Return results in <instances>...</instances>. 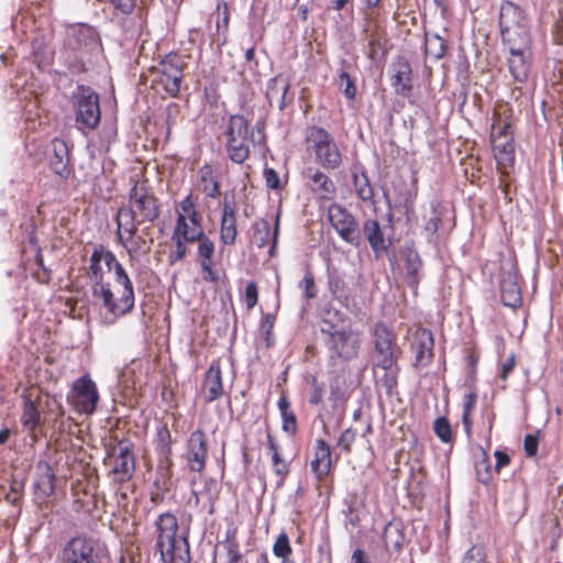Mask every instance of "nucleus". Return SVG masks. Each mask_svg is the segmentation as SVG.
Segmentation results:
<instances>
[{
    "mask_svg": "<svg viewBox=\"0 0 563 563\" xmlns=\"http://www.w3.org/2000/svg\"><path fill=\"white\" fill-rule=\"evenodd\" d=\"M373 340V372L376 384L391 393L398 384L400 368L398 360L401 355L397 334L385 322L378 321L372 330Z\"/></svg>",
    "mask_w": 563,
    "mask_h": 563,
    "instance_id": "1",
    "label": "nucleus"
},
{
    "mask_svg": "<svg viewBox=\"0 0 563 563\" xmlns=\"http://www.w3.org/2000/svg\"><path fill=\"white\" fill-rule=\"evenodd\" d=\"M198 198L189 192L175 203V225L172 232L174 249L168 254L170 264L184 260L188 254V244H195L205 233L203 218L197 206Z\"/></svg>",
    "mask_w": 563,
    "mask_h": 563,
    "instance_id": "2",
    "label": "nucleus"
},
{
    "mask_svg": "<svg viewBox=\"0 0 563 563\" xmlns=\"http://www.w3.org/2000/svg\"><path fill=\"white\" fill-rule=\"evenodd\" d=\"M155 550L164 563H190L188 532L179 533L178 518L170 511L159 514L153 522Z\"/></svg>",
    "mask_w": 563,
    "mask_h": 563,
    "instance_id": "3",
    "label": "nucleus"
},
{
    "mask_svg": "<svg viewBox=\"0 0 563 563\" xmlns=\"http://www.w3.org/2000/svg\"><path fill=\"white\" fill-rule=\"evenodd\" d=\"M115 285L110 283L92 289L95 299L101 302L108 313L120 318L129 313L135 301L133 283L123 266H118Z\"/></svg>",
    "mask_w": 563,
    "mask_h": 563,
    "instance_id": "4",
    "label": "nucleus"
},
{
    "mask_svg": "<svg viewBox=\"0 0 563 563\" xmlns=\"http://www.w3.org/2000/svg\"><path fill=\"white\" fill-rule=\"evenodd\" d=\"M503 43L515 49H531V33L526 11L512 1H504L499 11Z\"/></svg>",
    "mask_w": 563,
    "mask_h": 563,
    "instance_id": "5",
    "label": "nucleus"
},
{
    "mask_svg": "<svg viewBox=\"0 0 563 563\" xmlns=\"http://www.w3.org/2000/svg\"><path fill=\"white\" fill-rule=\"evenodd\" d=\"M161 214L157 197L148 186L147 180L135 179L129 192L126 206L119 208L118 218L139 223H153Z\"/></svg>",
    "mask_w": 563,
    "mask_h": 563,
    "instance_id": "6",
    "label": "nucleus"
},
{
    "mask_svg": "<svg viewBox=\"0 0 563 563\" xmlns=\"http://www.w3.org/2000/svg\"><path fill=\"white\" fill-rule=\"evenodd\" d=\"M321 333L331 358L351 361L357 357L361 349V333L350 325H341L328 319L322 320Z\"/></svg>",
    "mask_w": 563,
    "mask_h": 563,
    "instance_id": "7",
    "label": "nucleus"
},
{
    "mask_svg": "<svg viewBox=\"0 0 563 563\" xmlns=\"http://www.w3.org/2000/svg\"><path fill=\"white\" fill-rule=\"evenodd\" d=\"M306 151L323 169L335 170L343 164V154L333 136L322 126L311 125L305 134Z\"/></svg>",
    "mask_w": 563,
    "mask_h": 563,
    "instance_id": "8",
    "label": "nucleus"
},
{
    "mask_svg": "<svg viewBox=\"0 0 563 563\" xmlns=\"http://www.w3.org/2000/svg\"><path fill=\"white\" fill-rule=\"evenodd\" d=\"M225 152L235 164H243L251 154V145L254 143V131L250 121L242 114H231L225 129Z\"/></svg>",
    "mask_w": 563,
    "mask_h": 563,
    "instance_id": "9",
    "label": "nucleus"
},
{
    "mask_svg": "<svg viewBox=\"0 0 563 563\" xmlns=\"http://www.w3.org/2000/svg\"><path fill=\"white\" fill-rule=\"evenodd\" d=\"M107 548L98 539L88 534L71 537L60 550V563H102Z\"/></svg>",
    "mask_w": 563,
    "mask_h": 563,
    "instance_id": "10",
    "label": "nucleus"
},
{
    "mask_svg": "<svg viewBox=\"0 0 563 563\" xmlns=\"http://www.w3.org/2000/svg\"><path fill=\"white\" fill-rule=\"evenodd\" d=\"M106 464L109 467L108 475L114 484L130 482L136 468L133 444L129 441L118 442L108 451Z\"/></svg>",
    "mask_w": 563,
    "mask_h": 563,
    "instance_id": "11",
    "label": "nucleus"
},
{
    "mask_svg": "<svg viewBox=\"0 0 563 563\" xmlns=\"http://www.w3.org/2000/svg\"><path fill=\"white\" fill-rule=\"evenodd\" d=\"M73 107L78 129L96 130L101 120L99 95L90 87L79 86L73 96Z\"/></svg>",
    "mask_w": 563,
    "mask_h": 563,
    "instance_id": "12",
    "label": "nucleus"
},
{
    "mask_svg": "<svg viewBox=\"0 0 563 563\" xmlns=\"http://www.w3.org/2000/svg\"><path fill=\"white\" fill-rule=\"evenodd\" d=\"M115 222L119 243L125 249L130 258L150 252L154 240L152 238L147 240L146 236L151 233V227L140 230L139 227L142 223L118 217Z\"/></svg>",
    "mask_w": 563,
    "mask_h": 563,
    "instance_id": "13",
    "label": "nucleus"
},
{
    "mask_svg": "<svg viewBox=\"0 0 563 563\" xmlns=\"http://www.w3.org/2000/svg\"><path fill=\"white\" fill-rule=\"evenodd\" d=\"M100 400L97 384L89 374L77 378L67 395V401L80 415H92Z\"/></svg>",
    "mask_w": 563,
    "mask_h": 563,
    "instance_id": "14",
    "label": "nucleus"
},
{
    "mask_svg": "<svg viewBox=\"0 0 563 563\" xmlns=\"http://www.w3.org/2000/svg\"><path fill=\"white\" fill-rule=\"evenodd\" d=\"M328 219L339 236L346 243L358 246L361 231L355 217L341 205L332 203L328 208Z\"/></svg>",
    "mask_w": 563,
    "mask_h": 563,
    "instance_id": "15",
    "label": "nucleus"
},
{
    "mask_svg": "<svg viewBox=\"0 0 563 563\" xmlns=\"http://www.w3.org/2000/svg\"><path fill=\"white\" fill-rule=\"evenodd\" d=\"M183 457L189 472L201 474L206 470L209 445L205 430L197 429L190 433Z\"/></svg>",
    "mask_w": 563,
    "mask_h": 563,
    "instance_id": "16",
    "label": "nucleus"
},
{
    "mask_svg": "<svg viewBox=\"0 0 563 563\" xmlns=\"http://www.w3.org/2000/svg\"><path fill=\"white\" fill-rule=\"evenodd\" d=\"M118 266H122V264L111 251L107 250L103 245L96 246L90 256V264L87 271V276L91 283V290L99 285L108 284L104 282V267L107 272L113 271L115 279Z\"/></svg>",
    "mask_w": 563,
    "mask_h": 563,
    "instance_id": "17",
    "label": "nucleus"
},
{
    "mask_svg": "<svg viewBox=\"0 0 563 563\" xmlns=\"http://www.w3.org/2000/svg\"><path fill=\"white\" fill-rule=\"evenodd\" d=\"M184 77V63L178 54H168L159 64V84L170 97H177Z\"/></svg>",
    "mask_w": 563,
    "mask_h": 563,
    "instance_id": "18",
    "label": "nucleus"
},
{
    "mask_svg": "<svg viewBox=\"0 0 563 563\" xmlns=\"http://www.w3.org/2000/svg\"><path fill=\"white\" fill-rule=\"evenodd\" d=\"M305 186L318 200L331 201L336 196L334 181L321 169L307 167L302 172Z\"/></svg>",
    "mask_w": 563,
    "mask_h": 563,
    "instance_id": "19",
    "label": "nucleus"
},
{
    "mask_svg": "<svg viewBox=\"0 0 563 563\" xmlns=\"http://www.w3.org/2000/svg\"><path fill=\"white\" fill-rule=\"evenodd\" d=\"M514 111L508 102L497 101L495 103L489 140L515 139L514 136Z\"/></svg>",
    "mask_w": 563,
    "mask_h": 563,
    "instance_id": "20",
    "label": "nucleus"
},
{
    "mask_svg": "<svg viewBox=\"0 0 563 563\" xmlns=\"http://www.w3.org/2000/svg\"><path fill=\"white\" fill-rule=\"evenodd\" d=\"M390 85L397 96L409 98L412 95V69L405 56H397L393 62Z\"/></svg>",
    "mask_w": 563,
    "mask_h": 563,
    "instance_id": "21",
    "label": "nucleus"
},
{
    "mask_svg": "<svg viewBox=\"0 0 563 563\" xmlns=\"http://www.w3.org/2000/svg\"><path fill=\"white\" fill-rule=\"evenodd\" d=\"M48 166L63 180L73 175L74 168L70 164L68 146L64 140L58 137L52 140Z\"/></svg>",
    "mask_w": 563,
    "mask_h": 563,
    "instance_id": "22",
    "label": "nucleus"
},
{
    "mask_svg": "<svg viewBox=\"0 0 563 563\" xmlns=\"http://www.w3.org/2000/svg\"><path fill=\"white\" fill-rule=\"evenodd\" d=\"M310 468L317 482H323L333 470L332 450L323 439H317L313 445V455Z\"/></svg>",
    "mask_w": 563,
    "mask_h": 563,
    "instance_id": "23",
    "label": "nucleus"
},
{
    "mask_svg": "<svg viewBox=\"0 0 563 563\" xmlns=\"http://www.w3.org/2000/svg\"><path fill=\"white\" fill-rule=\"evenodd\" d=\"M197 243V261L201 267L202 279L209 283H218L219 275L213 269L214 242L203 233Z\"/></svg>",
    "mask_w": 563,
    "mask_h": 563,
    "instance_id": "24",
    "label": "nucleus"
},
{
    "mask_svg": "<svg viewBox=\"0 0 563 563\" xmlns=\"http://www.w3.org/2000/svg\"><path fill=\"white\" fill-rule=\"evenodd\" d=\"M224 387L222 382V371L220 361L216 360L211 363L205 373L201 385V396L205 402L210 404L222 397Z\"/></svg>",
    "mask_w": 563,
    "mask_h": 563,
    "instance_id": "25",
    "label": "nucleus"
},
{
    "mask_svg": "<svg viewBox=\"0 0 563 563\" xmlns=\"http://www.w3.org/2000/svg\"><path fill=\"white\" fill-rule=\"evenodd\" d=\"M434 338L430 330L419 328L413 333L411 350L415 354V366H427L433 360Z\"/></svg>",
    "mask_w": 563,
    "mask_h": 563,
    "instance_id": "26",
    "label": "nucleus"
},
{
    "mask_svg": "<svg viewBox=\"0 0 563 563\" xmlns=\"http://www.w3.org/2000/svg\"><path fill=\"white\" fill-rule=\"evenodd\" d=\"M197 187L206 198L218 199L221 196L219 170L209 163L203 164L197 172Z\"/></svg>",
    "mask_w": 563,
    "mask_h": 563,
    "instance_id": "27",
    "label": "nucleus"
},
{
    "mask_svg": "<svg viewBox=\"0 0 563 563\" xmlns=\"http://www.w3.org/2000/svg\"><path fill=\"white\" fill-rule=\"evenodd\" d=\"M238 219L234 201H223L220 219V242L223 245H233L238 238Z\"/></svg>",
    "mask_w": 563,
    "mask_h": 563,
    "instance_id": "28",
    "label": "nucleus"
},
{
    "mask_svg": "<svg viewBox=\"0 0 563 563\" xmlns=\"http://www.w3.org/2000/svg\"><path fill=\"white\" fill-rule=\"evenodd\" d=\"M289 89V79L278 74L267 82L266 99L271 106L276 102L278 109L284 110L292 101V96H288Z\"/></svg>",
    "mask_w": 563,
    "mask_h": 563,
    "instance_id": "29",
    "label": "nucleus"
},
{
    "mask_svg": "<svg viewBox=\"0 0 563 563\" xmlns=\"http://www.w3.org/2000/svg\"><path fill=\"white\" fill-rule=\"evenodd\" d=\"M497 168L506 174L512 167L516 159L515 139L489 140Z\"/></svg>",
    "mask_w": 563,
    "mask_h": 563,
    "instance_id": "30",
    "label": "nucleus"
},
{
    "mask_svg": "<svg viewBox=\"0 0 563 563\" xmlns=\"http://www.w3.org/2000/svg\"><path fill=\"white\" fill-rule=\"evenodd\" d=\"M266 445L271 453L272 470L277 477L276 487L280 488L290 473V462L283 457L280 448L271 433H267Z\"/></svg>",
    "mask_w": 563,
    "mask_h": 563,
    "instance_id": "31",
    "label": "nucleus"
},
{
    "mask_svg": "<svg viewBox=\"0 0 563 563\" xmlns=\"http://www.w3.org/2000/svg\"><path fill=\"white\" fill-rule=\"evenodd\" d=\"M363 234L368 241L376 258H378L383 253L388 251L389 243L386 241L384 232L377 220H365L363 223Z\"/></svg>",
    "mask_w": 563,
    "mask_h": 563,
    "instance_id": "32",
    "label": "nucleus"
},
{
    "mask_svg": "<svg viewBox=\"0 0 563 563\" xmlns=\"http://www.w3.org/2000/svg\"><path fill=\"white\" fill-rule=\"evenodd\" d=\"M385 549L389 552H400L406 543V532L400 521H389L383 532Z\"/></svg>",
    "mask_w": 563,
    "mask_h": 563,
    "instance_id": "33",
    "label": "nucleus"
},
{
    "mask_svg": "<svg viewBox=\"0 0 563 563\" xmlns=\"http://www.w3.org/2000/svg\"><path fill=\"white\" fill-rule=\"evenodd\" d=\"M468 391L463 397L462 424L467 440L473 438V412L477 405L478 394L476 385H465Z\"/></svg>",
    "mask_w": 563,
    "mask_h": 563,
    "instance_id": "34",
    "label": "nucleus"
},
{
    "mask_svg": "<svg viewBox=\"0 0 563 563\" xmlns=\"http://www.w3.org/2000/svg\"><path fill=\"white\" fill-rule=\"evenodd\" d=\"M508 69L516 81L523 82L529 75L530 64L527 54L530 49H515L509 51Z\"/></svg>",
    "mask_w": 563,
    "mask_h": 563,
    "instance_id": "35",
    "label": "nucleus"
},
{
    "mask_svg": "<svg viewBox=\"0 0 563 563\" xmlns=\"http://www.w3.org/2000/svg\"><path fill=\"white\" fill-rule=\"evenodd\" d=\"M40 473L34 483L35 493L41 498L51 497L56 488V475L47 463L40 465Z\"/></svg>",
    "mask_w": 563,
    "mask_h": 563,
    "instance_id": "36",
    "label": "nucleus"
},
{
    "mask_svg": "<svg viewBox=\"0 0 563 563\" xmlns=\"http://www.w3.org/2000/svg\"><path fill=\"white\" fill-rule=\"evenodd\" d=\"M21 423L30 435L35 440V430L41 424V412L36 404L29 397H24Z\"/></svg>",
    "mask_w": 563,
    "mask_h": 563,
    "instance_id": "37",
    "label": "nucleus"
},
{
    "mask_svg": "<svg viewBox=\"0 0 563 563\" xmlns=\"http://www.w3.org/2000/svg\"><path fill=\"white\" fill-rule=\"evenodd\" d=\"M277 407L282 417L283 431L290 435H295L298 431L297 417L294 410L291 409L290 400L285 393H282L277 401Z\"/></svg>",
    "mask_w": 563,
    "mask_h": 563,
    "instance_id": "38",
    "label": "nucleus"
},
{
    "mask_svg": "<svg viewBox=\"0 0 563 563\" xmlns=\"http://www.w3.org/2000/svg\"><path fill=\"white\" fill-rule=\"evenodd\" d=\"M93 37V30L88 25L71 26L68 30L66 44L71 49H79L82 45H87L89 40Z\"/></svg>",
    "mask_w": 563,
    "mask_h": 563,
    "instance_id": "39",
    "label": "nucleus"
},
{
    "mask_svg": "<svg viewBox=\"0 0 563 563\" xmlns=\"http://www.w3.org/2000/svg\"><path fill=\"white\" fill-rule=\"evenodd\" d=\"M500 297L505 306L510 308L520 307L522 303L521 291L518 284L511 279L500 283Z\"/></svg>",
    "mask_w": 563,
    "mask_h": 563,
    "instance_id": "40",
    "label": "nucleus"
},
{
    "mask_svg": "<svg viewBox=\"0 0 563 563\" xmlns=\"http://www.w3.org/2000/svg\"><path fill=\"white\" fill-rule=\"evenodd\" d=\"M235 534L236 530L228 531L227 539L222 543L225 550L224 563H249L241 551V547L239 541L236 540Z\"/></svg>",
    "mask_w": 563,
    "mask_h": 563,
    "instance_id": "41",
    "label": "nucleus"
},
{
    "mask_svg": "<svg viewBox=\"0 0 563 563\" xmlns=\"http://www.w3.org/2000/svg\"><path fill=\"white\" fill-rule=\"evenodd\" d=\"M422 267V261L417 252L409 251L405 256V271L407 284L417 288L419 284V272Z\"/></svg>",
    "mask_w": 563,
    "mask_h": 563,
    "instance_id": "42",
    "label": "nucleus"
},
{
    "mask_svg": "<svg viewBox=\"0 0 563 563\" xmlns=\"http://www.w3.org/2000/svg\"><path fill=\"white\" fill-rule=\"evenodd\" d=\"M353 185L356 196L364 202H373L374 189L365 170L353 174Z\"/></svg>",
    "mask_w": 563,
    "mask_h": 563,
    "instance_id": "43",
    "label": "nucleus"
},
{
    "mask_svg": "<svg viewBox=\"0 0 563 563\" xmlns=\"http://www.w3.org/2000/svg\"><path fill=\"white\" fill-rule=\"evenodd\" d=\"M253 239L255 244L263 249L269 244L271 241V224L265 219H260L253 223Z\"/></svg>",
    "mask_w": 563,
    "mask_h": 563,
    "instance_id": "44",
    "label": "nucleus"
},
{
    "mask_svg": "<svg viewBox=\"0 0 563 563\" xmlns=\"http://www.w3.org/2000/svg\"><path fill=\"white\" fill-rule=\"evenodd\" d=\"M475 471L477 479L483 484H488L493 479L494 468L490 465V459L484 449H482V455L475 464Z\"/></svg>",
    "mask_w": 563,
    "mask_h": 563,
    "instance_id": "45",
    "label": "nucleus"
},
{
    "mask_svg": "<svg viewBox=\"0 0 563 563\" xmlns=\"http://www.w3.org/2000/svg\"><path fill=\"white\" fill-rule=\"evenodd\" d=\"M276 323V313H266L262 317L260 323V332L265 342L266 347L275 344L274 327Z\"/></svg>",
    "mask_w": 563,
    "mask_h": 563,
    "instance_id": "46",
    "label": "nucleus"
},
{
    "mask_svg": "<svg viewBox=\"0 0 563 563\" xmlns=\"http://www.w3.org/2000/svg\"><path fill=\"white\" fill-rule=\"evenodd\" d=\"M446 51L448 45L443 37L437 34L427 36L426 54L430 55L434 59H441L446 54Z\"/></svg>",
    "mask_w": 563,
    "mask_h": 563,
    "instance_id": "47",
    "label": "nucleus"
},
{
    "mask_svg": "<svg viewBox=\"0 0 563 563\" xmlns=\"http://www.w3.org/2000/svg\"><path fill=\"white\" fill-rule=\"evenodd\" d=\"M433 431L442 443L452 444L454 442V433L446 417H439L434 420Z\"/></svg>",
    "mask_w": 563,
    "mask_h": 563,
    "instance_id": "48",
    "label": "nucleus"
},
{
    "mask_svg": "<svg viewBox=\"0 0 563 563\" xmlns=\"http://www.w3.org/2000/svg\"><path fill=\"white\" fill-rule=\"evenodd\" d=\"M382 0H361L360 12L365 21L366 27L364 31H368L372 23H375L378 18L377 9L380 5Z\"/></svg>",
    "mask_w": 563,
    "mask_h": 563,
    "instance_id": "49",
    "label": "nucleus"
},
{
    "mask_svg": "<svg viewBox=\"0 0 563 563\" xmlns=\"http://www.w3.org/2000/svg\"><path fill=\"white\" fill-rule=\"evenodd\" d=\"M481 423L478 424V433L490 443L493 429L495 426L496 413L493 409H485L481 415Z\"/></svg>",
    "mask_w": 563,
    "mask_h": 563,
    "instance_id": "50",
    "label": "nucleus"
},
{
    "mask_svg": "<svg viewBox=\"0 0 563 563\" xmlns=\"http://www.w3.org/2000/svg\"><path fill=\"white\" fill-rule=\"evenodd\" d=\"M479 361V355L474 350H468L467 354L465 356L466 362V379L465 385H476V372H477V364Z\"/></svg>",
    "mask_w": 563,
    "mask_h": 563,
    "instance_id": "51",
    "label": "nucleus"
},
{
    "mask_svg": "<svg viewBox=\"0 0 563 563\" xmlns=\"http://www.w3.org/2000/svg\"><path fill=\"white\" fill-rule=\"evenodd\" d=\"M461 563H489L483 544H473L463 555Z\"/></svg>",
    "mask_w": 563,
    "mask_h": 563,
    "instance_id": "52",
    "label": "nucleus"
},
{
    "mask_svg": "<svg viewBox=\"0 0 563 563\" xmlns=\"http://www.w3.org/2000/svg\"><path fill=\"white\" fill-rule=\"evenodd\" d=\"M172 472L169 468H161L157 471L151 489L169 493L172 489Z\"/></svg>",
    "mask_w": 563,
    "mask_h": 563,
    "instance_id": "53",
    "label": "nucleus"
},
{
    "mask_svg": "<svg viewBox=\"0 0 563 563\" xmlns=\"http://www.w3.org/2000/svg\"><path fill=\"white\" fill-rule=\"evenodd\" d=\"M273 553L277 558H286L290 556L292 553V548L290 545L289 537L286 532H280L274 544H273Z\"/></svg>",
    "mask_w": 563,
    "mask_h": 563,
    "instance_id": "54",
    "label": "nucleus"
},
{
    "mask_svg": "<svg viewBox=\"0 0 563 563\" xmlns=\"http://www.w3.org/2000/svg\"><path fill=\"white\" fill-rule=\"evenodd\" d=\"M357 432L353 428L345 429L338 439L336 446L346 455L352 453V446L356 440Z\"/></svg>",
    "mask_w": 563,
    "mask_h": 563,
    "instance_id": "55",
    "label": "nucleus"
},
{
    "mask_svg": "<svg viewBox=\"0 0 563 563\" xmlns=\"http://www.w3.org/2000/svg\"><path fill=\"white\" fill-rule=\"evenodd\" d=\"M299 287L302 289L306 299H313L317 297V286L314 283V277L310 271H308L303 278L299 283Z\"/></svg>",
    "mask_w": 563,
    "mask_h": 563,
    "instance_id": "56",
    "label": "nucleus"
},
{
    "mask_svg": "<svg viewBox=\"0 0 563 563\" xmlns=\"http://www.w3.org/2000/svg\"><path fill=\"white\" fill-rule=\"evenodd\" d=\"M340 86L343 87V93L346 99L354 100L356 97V86L350 74L342 71L339 75Z\"/></svg>",
    "mask_w": 563,
    "mask_h": 563,
    "instance_id": "57",
    "label": "nucleus"
},
{
    "mask_svg": "<svg viewBox=\"0 0 563 563\" xmlns=\"http://www.w3.org/2000/svg\"><path fill=\"white\" fill-rule=\"evenodd\" d=\"M310 397L309 402L313 406H318L323 401V385L318 382L316 376L310 377Z\"/></svg>",
    "mask_w": 563,
    "mask_h": 563,
    "instance_id": "58",
    "label": "nucleus"
},
{
    "mask_svg": "<svg viewBox=\"0 0 563 563\" xmlns=\"http://www.w3.org/2000/svg\"><path fill=\"white\" fill-rule=\"evenodd\" d=\"M263 177L268 189L280 190L283 188L279 175L273 167H265Z\"/></svg>",
    "mask_w": 563,
    "mask_h": 563,
    "instance_id": "59",
    "label": "nucleus"
},
{
    "mask_svg": "<svg viewBox=\"0 0 563 563\" xmlns=\"http://www.w3.org/2000/svg\"><path fill=\"white\" fill-rule=\"evenodd\" d=\"M244 301L247 309H253L258 301V288L256 283L251 282L245 287Z\"/></svg>",
    "mask_w": 563,
    "mask_h": 563,
    "instance_id": "60",
    "label": "nucleus"
},
{
    "mask_svg": "<svg viewBox=\"0 0 563 563\" xmlns=\"http://www.w3.org/2000/svg\"><path fill=\"white\" fill-rule=\"evenodd\" d=\"M539 438L534 434H527L523 440L526 455L533 457L538 453Z\"/></svg>",
    "mask_w": 563,
    "mask_h": 563,
    "instance_id": "61",
    "label": "nucleus"
},
{
    "mask_svg": "<svg viewBox=\"0 0 563 563\" xmlns=\"http://www.w3.org/2000/svg\"><path fill=\"white\" fill-rule=\"evenodd\" d=\"M516 367V355L512 353L510 354L505 362L501 364L500 368V378L506 382L508 379V376Z\"/></svg>",
    "mask_w": 563,
    "mask_h": 563,
    "instance_id": "62",
    "label": "nucleus"
},
{
    "mask_svg": "<svg viewBox=\"0 0 563 563\" xmlns=\"http://www.w3.org/2000/svg\"><path fill=\"white\" fill-rule=\"evenodd\" d=\"M368 46H369L368 56L371 58L375 57V55L377 54L378 49H383V43L380 41L379 35L377 34V31H373L369 34Z\"/></svg>",
    "mask_w": 563,
    "mask_h": 563,
    "instance_id": "63",
    "label": "nucleus"
},
{
    "mask_svg": "<svg viewBox=\"0 0 563 563\" xmlns=\"http://www.w3.org/2000/svg\"><path fill=\"white\" fill-rule=\"evenodd\" d=\"M494 456L496 459V464L494 466V471L498 474L500 470L505 466H508L511 462L510 456L500 450H496L494 453Z\"/></svg>",
    "mask_w": 563,
    "mask_h": 563,
    "instance_id": "64",
    "label": "nucleus"
}]
</instances>
